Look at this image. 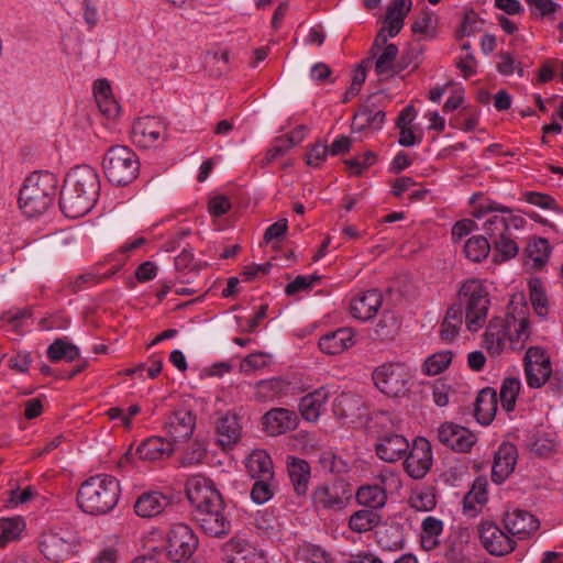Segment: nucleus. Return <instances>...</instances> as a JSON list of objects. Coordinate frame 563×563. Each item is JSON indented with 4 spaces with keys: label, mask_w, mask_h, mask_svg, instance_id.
I'll list each match as a JSON object with an SVG mask.
<instances>
[{
    "label": "nucleus",
    "mask_w": 563,
    "mask_h": 563,
    "mask_svg": "<svg viewBox=\"0 0 563 563\" xmlns=\"http://www.w3.org/2000/svg\"><path fill=\"white\" fill-rule=\"evenodd\" d=\"M222 559L228 563H267L262 551L239 538H232L223 545Z\"/></svg>",
    "instance_id": "obj_18"
},
{
    "label": "nucleus",
    "mask_w": 563,
    "mask_h": 563,
    "mask_svg": "<svg viewBox=\"0 0 563 563\" xmlns=\"http://www.w3.org/2000/svg\"><path fill=\"white\" fill-rule=\"evenodd\" d=\"M198 539L194 531L185 523L174 525L167 534V556L175 563H180L195 553Z\"/></svg>",
    "instance_id": "obj_7"
},
{
    "label": "nucleus",
    "mask_w": 563,
    "mask_h": 563,
    "mask_svg": "<svg viewBox=\"0 0 563 563\" xmlns=\"http://www.w3.org/2000/svg\"><path fill=\"white\" fill-rule=\"evenodd\" d=\"M385 122V112L383 110H374L369 106H363L353 118V125L358 130L371 128L378 130Z\"/></svg>",
    "instance_id": "obj_38"
},
{
    "label": "nucleus",
    "mask_w": 563,
    "mask_h": 563,
    "mask_svg": "<svg viewBox=\"0 0 563 563\" xmlns=\"http://www.w3.org/2000/svg\"><path fill=\"white\" fill-rule=\"evenodd\" d=\"M380 521V516L373 509H361L351 515L349 527L352 531L363 533L372 530Z\"/></svg>",
    "instance_id": "obj_43"
},
{
    "label": "nucleus",
    "mask_w": 563,
    "mask_h": 563,
    "mask_svg": "<svg viewBox=\"0 0 563 563\" xmlns=\"http://www.w3.org/2000/svg\"><path fill=\"white\" fill-rule=\"evenodd\" d=\"M354 332L351 328H339L322 335L319 340L321 352L328 355H338L353 346Z\"/></svg>",
    "instance_id": "obj_25"
},
{
    "label": "nucleus",
    "mask_w": 563,
    "mask_h": 563,
    "mask_svg": "<svg viewBox=\"0 0 563 563\" xmlns=\"http://www.w3.org/2000/svg\"><path fill=\"white\" fill-rule=\"evenodd\" d=\"M456 303L464 311L468 331L476 332L485 324L490 300L488 290L481 280L464 282L459 289Z\"/></svg>",
    "instance_id": "obj_3"
},
{
    "label": "nucleus",
    "mask_w": 563,
    "mask_h": 563,
    "mask_svg": "<svg viewBox=\"0 0 563 563\" xmlns=\"http://www.w3.org/2000/svg\"><path fill=\"white\" fill-rule=\"evenodd\" d=\"M25 523L21 517L2 518L0 520V537L2 544H7L10 541L18 539Z\"/></svg>",
    "instance_id": "obj_49"
},
{
    "label": "nucleus",
    "mask_w": 563,
    "mask_h": 563,
    "mask_svg": "<svg viewBox=\"0 0 563 563\" xmlns=\"http://www.w3.org/2000/svg\"><path fill=\"white\" fill-rule=\"evenodd\" d=\"M218 442L223 450L231 449L240 439L241 427L235 416L225 415L217 422Z\"/></svg>",
    "instance_id": "obj_34"
},
{
    "label": "nucleus",
    "mask_w": 563,
    "mask_h": 563,
    "mask_svg": "<svg viewBox=\"0 0 563 563\" xmlns=\"http://www.w3.org/2000/svg\"><path fill=\"white\" fill-rule=\"evenodd\" d=\"M433 463L431 443L422 437L413 440L405 455L404 470L413 479L423 478L431 470Z\"/></svg>",
    "instance_id": "obj_8"
},
{
    "label": "nucleus",
    "mask_w": 563,
    "mask_h": 563,
    "mask_svg": "<svg viewBox=\"0 0 563 563\" xmlns=\"http://www.w3.org/2000/svg\"><path fill=\"white\" fill-rule=\"evenodd\" d=\"M65 184L84 192L93 205L96 203L100 191V181L92 167L88 165L75 167L67 174Z\"/></svg>",
    "instance_id": "obj_15"
},
{
    "label": "nucleus",
    "mask_w": 563,
    "mask_h": 563,
    "mask_svg": "<svg viewBox=\"0 0 563 563\" xmlns=\"http://www.w3.org/2000/svg\"><path fill=\"white\" fill-rule=\"evenodd\" d=\"M376 388L389 397L405 396L410 390L412 375L402 363H385L372 373Z\"/></svg>",
    "instance_id": "obj_6"
},
{
    "label": "nucleus",
    "mask_w": 563,
    "mask_h": 563,
    "mask_svg": "<svg viewBox=\"0 0 563 563\" xmlns=\"http://www.w3.org/2000/svg\"><path fill=\"white\" fill-rule=\"evenodd\" d=\"M382 302L380 292L376 289H369L357 295L351 301L350 311L353 318L367 321L377 313Z\"/></svg>",
    "instance_id": "obj_22"
},
{
    "label": "nucleus",
    "mask_w": 563,
    "mask_h": 563,
    "mask_svg": "<svg viewBox=\"0 0 563 563\" xmlns=\"http://www.w3.org/2000/svg\"><path fill=\"white\" fill-rule=\"evenodd\" d=\"M520 390V380L516 377L505 378L500 387V401L506 411H512Z\"/></svg>",
    "instance_id": "obj_47"
},
{
    "label": "nucleus",
    "mask_w": 563,
    "mask_h": 563,
    "mask_svg": "<svg viewBox=\"0 0 563 563\" xmlns=\"http://www.w3.org/2000/svg\"><path fill=\"white\" fill-rule=\"evenodd\" d=\"M169 501V498L161 492H145L135 500L134 510L142 518H152L159 515Z\"/></svg>",
    "instance_id": "obj_27"
},
{
    "label": "nucleus",
    "mask_w": 563,
    "mask_h": 563,
    "mask_svg": "<svg viewBox=\"0 0 563 563\" xmlns=\"http://www.w3.org/2000/svg\"><path fill=\"white\" fill-rule=\"evenodd\" d=\"M120 495V482L114 476L98 474L81 483L77 492V504L88 515L102 516L114 509Z\"/></svg>",
    "instance_id": "obj_1"
},
{
    "label": "nucleus",
    "mask_w": 563,
    "mask_h": 563,
    "mask_svg": "<svg viewBox=\"0 0 563 563\" xmlns=\"http://www.w3.org/2000/svg\"><path fill=\"white\" fill-rule=\"evenodd\" d=\"M522 199L526 202L537 206L541 209L553 210L556 212L562 211L559 205L556 203L555 199L548 194H542L538 191H526L522 194Z\"/></svg>",
    "instance_id": "obj_51"
},
{
    "label": "nucleus",
    "mask_w": 563,
    "mask_h": 563,
    "mask_svg": "<svg viewBox=\"0 0 563 563\" xmlns=\"http://www.w3.org/2000/svg\"><path fill=\"white\" fill-rule=\"evenodd\" d=\"M57 189V179L49 172L32 173L24 181L19 196L23 213L30 218L44 213L51 206Z\"/></svg>",
    "instance_id": "obj_2"
},
{
    "label": "nucleus",
    "mask_w": 563,
    "mask_h": 563,
    "mask_svg": "<svg viewBox=\"0 0 563 563\" xmlns=\"http://www.w3.org/2000/svg\"><path fill=\"white\" fill-rule=\"evenodd\" d=\"M192 516L201 530L210 537L221 538L231 531V522L224 514L223 499L219 500V506L208 505L194 510Z\"/></svg>",
    "instance_id": "obj_9"
},
{
    "label": "nucleus",
    "mask_w": 563,
    "mask_h": 563,
    "mask_svg": "<svg viewBox=\"0 0 563 563\" xmlns=\"http://www.w3.org/2000/svg\"><path fill=\"white\" fill-rule=\"evenodd\" d=\"M41 554L52 563H62L69 560L78 551V539L70 531L64 529H48L37 539Z\"/></svg>",
    "instance_id": "obj_5"
},
{
    "label": "nucleus",
    "mask_w": 563,
    "mask_h": 563,
    "mask_svg": "<svg viewBox=\"0 0 563 563\" xmlns=\"http://www.w3.org/2000/svg\"><path fill=\"white\" fill-rule=\"evenodd\" d=\"M312 503L317 510H342L346 505L340 487L335 484H321L312 493Z\"/></svg>",
    "instance_id": "obj_24"
},
{
    "label": "nucleus",
    "mask_w": 563,
    "mask_h": 563,
    "mask_svg": "<svg viewBox=\"0 0 563 563\" xmlns=\"http://www.w3.org/2000/svg\"><path fill=\"white\" fill-rule=\"evenodd\" d=\"M438 439L445 446L461 453L470 452L476 442L473 432L453 422H445L439 427Z\"/></svg>",
    "instance_id": "obj_14"
},
{
    "label": "nucleus",
    "mask_w": 563,
    "mask_h": 563,
    "mask_svg": "<svg viewBox=\"0 0 563 563\" xmlns=\"http://www.w3.org/2000/svg\"><path fill=\"white\" fill-rule=\"evenodd\" d=\"M495 212H508V207L503 206L493 200H486L476 206L472 214L474 218L481 219L484 217L488 218L490 214H494Z\"/></svg>",
    "instance_id": "obj_58"
},
{
    "label": "nucleus",
    "mask_w": 563,
    "mask_h": 563,
    "mask_svg": "<svg viewBox=\"0 0 563 563\" xmlns=\"http://www.w3.org/2000/svg\"><path fill=\"white\" fill-rule=\"evenodd\" d=\"M186 495L194 510L207 507L208 505L219 506V500L222 499L213 482L202 475H194L187 479Z\"/></svg>",
    "instance_id": "obj_12"
},
{
    "label": "nucleus",
    "mask_w": 563,
    "mask_h": 563,
    "mask_svg": "<svg viewBox=\"0 0 563 563\" xmlns=\"http://www.w3.org/2000/svg\"><path fill=\"white\" fill-rule=\"evenodd\" d=\"M525 374L529 387L540 388L552 374L550 357L547 352L539 346H531L525 355Z\"/></svg>",
    "instance_id": "obj_10"
},
{
    "label": "nucleus",
    "mask_w": 563,
    "mask_h": 563,
    "mask_svg": "<svg viewBox=\"0 0 563 563\" xmlns=\"http://www.w3.org/2000/svg\"><path fill=\"white\" fill-rule=\"evenodd\" d=\"M442 530L443 523L441 520L434 517H427L422 521L423 542L431 541L432 538L440 536Z\"/></svg>",
    "instance_id": "obj_61"
},
{
    "label": "nucleus",
    "mask_w": 563,
    "mask_h": 563,
    "mask_svg": "<svg viewBox=\"0 0 563 563\" xmlns=\"http://www.w3.org/2000/svg\"><path fill=\"white\" fill-rule=\"evenodd\" d=\"M107 179L117 186L134 181L140 173V161L135 152L123 145L111 146L102 162Z\"/></svg>",
    "instance_id": "obj_4"
},
{
    "label": "nucleus",
    "mask_w": 563,
    "mask_h": 563,
    "mask_svg": "<svg viewBox=\"0 0 563 563\" xmlns=\"http://www.w3.org/2000/svg\"><path fill=\"white\" fill-rule=\"evenodd\" d=\"M497 393L494 388L482 389L475 400L474 416L483 426L489 424L497 412Z\"/></svg>",
    "instance_id": "obj_29"
},
{
    "label": "nucleus",
    "mask_w": 563,
    "mask_h": 563,
    "mask_svg": "<svg viewBox=\"0 0 563 563\" xmlns=\"http://www.w3.org/2000/svg\"><path fill=\"white\" fill-rule=\"evenodd\" d=\"M328 399L329 391L324 387H320L307 394L300 399L298 406L301 417L309 422H316Z\"/></svg>",
    "instance_id": "obj_28"
},
{
    "label": "nucleus",
    "mask_w": 563,
    "mask_h": 563,
    "mask_svg": "<svg viewBox=\"0 0 563 563\" xmlns=\"http://www.w3.org/2000/svg\"><path fill=\"white\" fill-rule=\"evenodd\" d=\"M362 405L361 397L352 393H341L333 401L332 410L339 419L353 417Z\"/></svg>",
    "instance_id": "obj_39"
},
{
    "label": "nucleus",
    "mask_w": 563,
    "mask_h": 563,
    "mask_svg": "<svg viewBox=\"0 0 563 563\" xmlns=\"http://www.w3.org/2000/svg\"><path fill=\"white\" fill-rule=\"evenodd\" d=\"M483 547L496 556L508 554L515 549L516 542L493 522H485L479 528Z\"/></svg>",
    "instance_id": "obj_16"
},
{
    "label": "nucleus",
    "mask_w": 563,
    "mask_h": 563,
    "mask_svg": "<svg viewBox=\"0 0 563 563\" xmlns=\"http://www.w3.org/2000/svg\"><path fill=\"white\" fill-rule=\"evenodd\" d=\"M288 475L298 496L306 495L310 479V465L307 461L290 457L287 463Z\"/></svg>",
    "instance_id": "obj_35"
},
{
    "label": "nucleus",
    "mask_w": 563,
    "mask_h": 563,
    "mask_svg": "<svg viewBox=\"0 0 563 563\" xmlns=\"http://www.w3.org/2000/svg\"><path fill=\"white\" fill-rule=\"evenodd\" d=\"M93 206L84 192L64 183L60 190L59 207L67 218H80L87 214Z\"/></svg>",
    "instance_id": "obj_19"
},
{
    "label": "nucleus",
    "mask_w": 563,
    "mask_h": 563,
    "mask_svg": "<svg viewBox=\"0 0 563 563\" xmlns=\"http://www.w3.org/2000/svg\"><path fill=\"white\" fill-rule=\"evenodd\" d=\"M272 478H258L251 489V498L255 504L262 505L268 501L273 495V487L269 483Z\"/></svg>",
    "instance_id": "obj_52"
},
{
    "label": "nucleus",
    "mask_w": 563,
    "mask_h": 563,
    "mask_svg": "<svg viewBox=\"0 0 563 563\" xmlns=\"http://www.w3.org/2000/svg\"><path fill=\"white\" fill-rule=\"evenodd\" d=\"M290 141L287 140L284 135L278 136L274 140L273 145L267 151L265 161L267 164L272 163L274 159L284 156L289 148H291V145L289 143Z\"/></svg>",
    "instance_id": "obj_59"
},
{
    "label": "nucleus",
    "mask_w": 563,
    "mask_h": 563,
    "mask_svg": "<svg viewBox=\"0 0 563 563\" xmlns=\"http://www.w3.org/2000/svg\"><path fill=\"white\" fill-rule=\"evenodd\" d=\"M483 230L486 233V238L493 242L498 238H501L507 234V224L505 220V214L495 212L490 214L483 223Z\"/></svg>",
    "instance_id": "obj_50"
},
{
    "label": "nucleus",
    "mask_w": 563,
    "mask_h": 563,
    "mask_svg": "<svg viewBox=\"0 0 563 563\" xmlns=\"http://www.w3.org/2000/svg\"><path fill=\"white\" fill-rule=\"evenodd\" d=\"M93 93L100 112L109 119L119 115L120 106L112 97L111 87L106 79H98L93 86Z\"/></svg>",
    "instance_id": "obj_33"
},
{
    "label": "nucleus",
    "mask_w": 563,
    "mask_h": 563,
    "mask_svg": "<svg viewBox=\"0 0 563 563\" xmlns=\"http://www.w3.org/2000/svg\"><path fill=\"white\" fill-rule=\"evenodd\" d=\"M386 499L385 489L378 485L362 486L356 492L357 503L375 511L386 504Z\"/></svg>",
    "instance_id": "obj_37"
},
{
    "label": "nucleus",
    "mask_w": 563,
    "mask_h": 563,
    "mask_svg": "<svg viewBox=\"0 0 563 563\" xmlns=\"http://www.w3.org/2000/svg\"><path fill=\"white\" fill-rule=\"evenodd\" d=\"M506 530L512 536L525 538L539 529L538 519L526 510L507 512L504 519Z\"/></svg>",
    "instance_id": "obj_26"
},
{
    "label": "nucleus",
    "mask_w": 563,
    "mask_h": 563,
    "mask_svg": "<svg viewBox=\"0 0 563 563\" xmlns=\"http://www.w3.org/2000/svg\"><path fill=\"white\" fill-rule=\"evenodd\" d=\"M551 253L549 241L544 238H532L526 249V265L533 269H541L548 263Z\"/></svg>",
    "instance_id": "obj_32"
},
{
    "label": "nucleus",
    "mask_w": 563,
    "mask_h": 563,
    "mask_svg": "<svg viewBox=\"0 0 563 563\" xmlns=\"http://www.w3.org/2000/svg\"><path fill=\"white\" fill-rule=\"evenodd\" d=\"M411 7V0H391L386 9V15L384 19V25L388 27L390 36L399 34Z\"/></svg>",
    "instance_id": "obj_31"
},
{
    "label": "nucleus",
    "mask_w": 563,
    "mask_h": 563,
    "mask_svg": "<svg viewBox=\"0 0 563 563\" xmlns=\"http://www.w3.org/2000/svg\"><path fill=\"white\" fill-rule=\"evenodd\" d=\"M298 422L297 413L286 408H273L262 418L264 429L269 435H278L295 430Z\"/></svg>",
    "instance_id": "obj_21"
},
{
    "label": "nucleus",
    "mask_w": 563,
    "mask_h": 563,
    "mask_svg": "<svg viewBox=\"0 0 563 563\" xmlns=\"http://www.w3.org/2000/svg\"><path fill=\"white\" fill-rule=\"evenodd\" d=\"M230 51L224 49L221 53L209 52L206 55V64L214 65L217 68L213 70V75L220 76L229 70Z\"/></svg>",
    "instance_id": "obj_54"
},
{
    "label": "nucleus",
    "mask_w": 563,
    "mask_h": 563,
    "mask_svg": "<svg viewBox=\"0 0 563 563\" xmlns=\"http://www.w3.org/2000/svg\"><path fill=\"white\" fill-rule=\"evenodd\" d=\"M319 279H320V277L317 275H311V276L299 275L286 286L285 292L288 296H292L299 291L310 289L312 287L313 283Z\"/></svg>",
    "instance_id": "obj_56"
},
{
    "label": "nucleus",
    "mask_w": 563,
    "mask_h": 563,
    "mask_svg": "<svg viewBox=\"0 0 563 563\" xmlns=\"http://www.w3.org/2000/svg\"><path fill=\"white\" fill-rule=\"evenodd\" d=\"M196 416L185 408L174 410L165 422L168 435L174 442L187 441L194 433Z\"/></svg>",
    "instance_id": "obj_20"
},
{
    "label": "nucleus",
    "mask_w": 563,
    "mask_h": 563,
    "mask_svg": "<svg viewBox=\"0 0 563 563\" xmlns=\"http://www.w3.org/2000/svg\"><path fill=\"white\" fill-rule=\"evenodd\" d=\"M329 153V146L322 143H316L309 150L306 163L309 166L318 167L327 157Z\"/></svg>",
    "instance_id": "obj_60"
},
{
    "label": "nucleus",
    "mask_w": 563,
    "mask_h": 563,
    "mask_svg": "<svg viewBox=\"0 0 563 563\" xmlns=\"http://www.w3.org/2000/svg\"><path fill=\"white\" fill-rule=\"evenodd\" d=\"M492 249V242L484 235H475L468 239L464 245V253L473 262H481L487 257Z\"/></svg>",
    "instance_id": "obj_45"
},
{
    "label": "nucleus",
    "mask_w": 563,
    "mask_h": 563,
    "mask_svg": "<svg viewBox=\"0 0 563 563\" xmlns=\"http://www.w3.org/2000/svg\"><path fill=\"white\" fill-rule=\"evenodd\" d=\"M46 355L53 363H57L62 360L66 362H73L80 356L79 349L63 339H56L47 347Z\"/></svg>",
    "instance_id": "obj_40"
},
{
    "label": "nucleus",
    "mask_w": 563,
    "mask_h": 563,
    "mask_svg": "<svg viewBox=\"0 0 563 563\" xmlns=\"http://www.w3.org/2000/svg\"><path fill=\"white\" fill-rule=\"evenodd\" d=\"M288 230V222L287 219H280L273 224H271L265 233H264V240L266 243H271L274 240L282 239Z\"/></svg>",
    "instance_id": "obj_62"
},
{
    "label": "nucleus",
    "mask_w": 563,
    "mask_h": 563,
    "mask_svg": "<svg viewBox=\"0 0 563 563\" xmlns=\"http://www.w3.org/2000/svg\"><path fill=\"white\" fill-rule=\"evenodd\" d=\"M511 323H516L514 316H507L506 319L493 318L484 333V347L492 354L498 355L505 347L506 340L514 341Z\"/></svg>",
    "instance_id": "obj_13"
},
{
    "label": "nucleus",
    "mask_w": 563,
    "mask_h": 563,
    "mask_svg": "<svg viewBox=\"0 0 563 563\" xmlns=\"http://www.w3.org/2000/svg\"><path fill=\"white\" fill-rule=\"evenodd\" d=\"M174 452L173 443L162 437H151L137 446L136 455L144 461H157Z\"/></svg>",
    "instance_id": "obj_30"
},
{
    "label": "nucleus",
    "mask_w": 563,
    "mask_h": 563,
    "mask_svg": "<svg viewBox=\"0 0 563 563\" xmlns=\"http://www.w3.org/2000/svg\"><path fill=\"white\" fill-rule=\"evenodd\" d=\"M31 363L32 356L29 352H18L9 358L8 366L15 372L26 373Z\"/></svg>",
    "instance_id": "obj_63"
},
{
    "label": "nucleus",
    "mask_w": 563,
    "mask_h": 563,
    "mask_svg": "<svg viewBox=\"0 0 563 563\" xmlns=\"http://www.w3.org/2000/svg\"><path fill=\"white\" fill-rule=\"evenodd\" d=\"M500 63L497 65V70L504 75L509 76L515 71L521 77L523 76V69L520 63H516L515 58L509 53H500Z\"/></svg>",
    "instance_id": "obj_57"
},
{
    "label": "nucleus",
    "mask_w": 563,
    "mask_h": 563,
    "mask_svg": "<svg viewBox=\"0 0 563 563\" xmlns=\"http://www.w3.org/2000/svg\"><path fill=\"white\" fill-rule=\"evenodd\" d=\"M286 384L282 378H269L260 380L255 385V399L260 401H271L284 394Z\"/></svg>",
    "instance_id": "obj_44"
},
{
    "label": "nucleus",
    "mask_w": 563,
    "mask_h": 563,
    "mask_svg": "<svg viewBox=\"0 0 563 563\" xmlns=\"http://www.w3.org/2000/svg\"><path fill=\"white\" fill-rule=\"evenodd\" d=\"M487 500L486 497V484L481 482H475L472 490L467 493L463 500L464 510H474L475 504L483 505Z\"/></svg>",
    "instance_id": "obj_53"
},
{
    "label": "nucleus",
    "mask_w": 563,
    "mask_h": 563,
    "mask_svg": "<svg viewBox=\"0 0 563 563\" xmlns=\"http://www.w3.org/2000/svg\"><path fill=\"white\" fill-rule=\"evenodd\" d=\"M205 455L206 448L201 443L194 442L183 456L181 464L185 466L197 464L202 461Z\"/></svg>",
    "instance_id": "obj_64"
},
{
    "label": "nucleus",
    "mask_w": 563,
    "mask_h": 563,
    "mask_svg": "<svg viewBox=\"0 0 563 563\" xmlns=\"http://www.w3.org/2000/svg\"><path fill=\"white\" fill-rule=\"evenodd\" d=\"M517 448L511 443H503L495 454L492 478L495 483H503L515 470L517 463Z\"/></svg>",
    "instance_id": "obj_23"
},
{
    "label": "nucleus",
    "mask_w": 563,
    "mask_h": 563,
    "mask_svg": "<svg viewBox=\"0 0 563 563\" xmlns=\"http://www.w3.org/2000/svg\"><path fill=\"white\" fill-rule=\"evenodd\" d=\"M398 52L397 45L393 43L384 47L375 63V70L378 75H395L402 70L404 67L395 63Z\"/></svg>",
    "instance_id": "obj_42"
},
{
    "label": "nucleus",
    "mask_w": 563,
    "mask_h": 563,
    "mask_svg": "<svg viewBox=\"0 0 563 563\" xmlns=\"http://www.w3.org/2000/svg\"><path fill=\"white\" fill-rule=\"evenodd\" d=\"M453 353L451 351H441L430 355L423 364V373L429 376L441 374L451 364Z\"/></svg>",
    "instance_id": "obj_46"
},
{
    "label": "nucleus",
    "mask_w": 563,
    "mask_h": 563,
    "mask_svg": "<svg viewBox=\"0 0 563 563\" xmlns=\"http://www.w3.org/2000/svg\"><path fill=\"white\" fill-rule=\"evenodd\" d=\"M376 161V154L367 151L364 154L357 155L345 161V164L352 170L354 175H361L362 170L372 166Z\"/></svg>",
    "instance_id": "obj_55"
},
{
    "label": "nucleus",
    "mask_w": 563,
    "mask_h": 563,
    "mask_svg": "<svg viewBox=\"0 0 563 563\" xmlns=\"http://www.w3.org/2000/svg\"><path fill=\"white\" fill-rule=\"evenodd\" d=\"M249 474L255 478H273V462L271 456L262 450L253 451L246 462Z\"/></svg>",
    "instance_id": "obj_36"
},
{
    "label": "nucleus",
    "mask_w": 563,
    "mask_h": 563,
    "mask_svg": "<svg viewBox=\"0 0 563 563\" xmlns=\"http://www.w3.org/2000/svg\"><path fill=\"white\" fill-rule=\"evenodd\" d=\"M529 298L536 313L545 317L549 313V299L544 284L539 278H530L528 282Z\"/></svg>",
    "instance_id": "obj_41"
},
{
    "label": "nucleus",
    "mask_w": 563,
    "mask_h": 563,
    "mask_svg": "<svg viewBox=\"0 0 563 563\" xmlns=\"http://www.w3.org/2000/svg\"><path fill=\"white\" fill-rule=\"evenodd\" d=\"M167 126L163 120L156 117L137 119L132 126L133 142L144 148L155 147L166 139Z\"/></svg>",
    "instance_id": "obj_11"
},
{
    "label": "nucleus",
    "mask_w": 563,
    "mask_h": 563,
    "mask_svg": "<svg viewBox=\"0 0 563 563\" xmlns=\"http://www.w3.org/2000/svg\"><path fill=\"white\" fill-rule=\"evenodd\" d=\"M492 246L496 252L495 256L497 262H506L515 257L519 252L518 244L508 233L501 238L493 240Z\"/></svg>",
    "instance_id": "obj_48"
},
{
    "label": "nucleus",
    "mask_w": 563,
    "mask_h": 563,
    "mask_svg": "<svg viewBox=\"0 0 563 563\" xmlns=\"http://www.w3.org/2000/svg\"><path fill=\"white\" fill-rule=\"evenodd\" d=\"M408 451V440L402 434L395 432L380 434L375 444L377 457L387 463H396L402 460Z\"/></svg>",
    "instance_id": "obj_17"
}]
</instances>
